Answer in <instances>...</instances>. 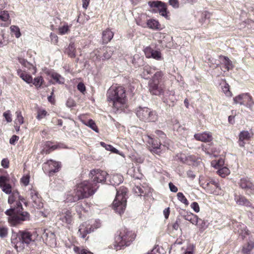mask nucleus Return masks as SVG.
I'll list each match as a JSON object with an SVG mask.
<instances>
[{
    "label": "nucleus",
    "instance_id": "nucleus-1",
    "mask_svg": "<svg viewBox=\"0 0 254 254\" xmlns=\"http://www.w3.org/2000/svg\"><path fill=\"white\" fill-rule=\"evenodd\" d=\"M10 194L8 202L13 205L5 213L8 216L7 220L10 226H16L22 224L23 221L29 220L30 214L27 212L23 211L20 200L23 201L24 199L20 195L19 192L13 190Z\"/></svg>",
    "mask_w": 254,
    "mask_h": 254
},
{
    "label": "nucleus",
    "instance_id": "nucleus-2",
    "mask_svg": "<svg viewBox=\"0 0 254 254\" xmlns=\"http://www.w3.org/2000/svg\"><path fill=\"white\" fill-rule=\"evenodd\" d=\"M107 101L115 113L121 112L127 107L126 90L123 86H112L107 92Z\"/></svg>",
    "mask_w": 254,
    "mask_h": 254
},
{
    "label": "nucleus",
    "instance_id": "nucleus-3",
    "mask_svg": "<svg viewBox=\"0 0 254 254\" xmlns=\"http://www.w3.org/2000/svg\"><path fill=\"white\" fill-rule=\"evenodd\" d=\"M38 235L36 231L20 230L11 235V243L17 252L23 251L26 246L34 242Z\"/></svg>",
    "mask_w": 254,
    "mask_h": 254
},
{
    "label": "nucleus",
    "instance_id": "nucleus-4",
    "mask_svg": "<svg viewBox=\"0 0 254 254\" xmlns=\"http://www.w3.org/2000/svg\"><path fill=\"white\" fill-rule=\"evenodd\" d=\"M99 185H94L90 181H85L77 185L73 193L67 195L66 199L70 202L88 198L96 192Z\"/></svg>",
    "mask_w": 254,
    "mask_h": 254
},
{
    "label": "nucleus",
    "instance_id": "nucleus-5",
    "mask_svg": "<svg viewBox=\"0 0 254 254\" xmlns=\"http://www.w3.org/2000/svg\"><path fill=\"white\" fill-rule=\"evenodd\" d=\"M136 237L134 231L126 227H122L119 229L114 238L113 243L114 249L118 250L124 249L131 245Z\"/></svg>",
    "mask_w": 254,
    "mask_h": 254
},
{
    "label": "nucleus",
    "instance_id": "nucleus-6",
    "mask_svg": "<svg viewBox=\"0 0 254 254\" xmlns=\"http://www.w3.org/2000/svg\"><path fill=\"white\" fill-rule=\"evenodd\" d=\"M127 189L124 186L120 187L117 190L116 197L113 202V208L120 215L124 213L127 206Z\"/></svg>",
    "mask_w": 254,
    "mask_h": 254
},
{
    "label": "nucleus",
    "instance_id": "nucleus-7",
    "mask_svg": "<svg viewBox=\"0 0 254 254\" xmlns=\"http://www.w3.org/2000/svg\"><path fill=\"white\" fill-rule=\"evenodd\" d=\"M163 76V72L159 70L150 79L148 83L149 90L152 95H160L164 93V86L161 84Z\"/></svg>",
    "mask_w": 254,
    "mask_h": 254
},
{
    "label": "nucleus",
    "instance_id": "nucleus-8",
    "mask_svg": "<svg viewBox=\"0 0 254 254\" xmlns=\"http://www.w3.org/2000/svg\"><path fill=\"white\" fill-rule=\"evenodd\" d=\"M136 115L140 121L145 122H155L158 119L157 112L147 107H138Z\"/></svg>",
    "mask_w": 254,
    "mask_h": 254
},
{
    "label": "nucleus",
    "instance_id": "nucleus-9",
    "mask_svg": "<svg viewBox=\"0 0 254 254\" xmlns=\"http://www.w3.org/2000/svg\"><path fill=\"white\" fill-rule=\"evenodd\" d=\"M149 6L152 8L153 13L159 12V14L166 19H170V12L168 10L167 4L161 1H149L148 2Z\"/></svg>",
    "mask_w": 254,
    "mask_h": 254
},
{
    "label": "nucleus",
    "instance_id": "nucleus-10",
    "mask_svg": "<svg viewBox=\"0 0 254 254\" xmlns=\"http://www.w3.org/2000/svg\"><path fill=\"white\" fill-rule=\"evenodd\" d=\"M61 167V162L52 159L48 160L43 165L44 171L49 176H53L55 173L59 172Z\"/></svg>",
    "mask_w": 254,
    "mask_h": 254
},
{
    "label": "nucleus",
    "instance_id": "nucleus-11",
    "mask_svg": "<svg viewBox=\"0 0 254 254\" xmlns=\"http://www.w3.org/2000/svg\"><path fill=\"white\" fill-rule=\"evenodd\" d=\"M233 100L235 104L245 106L251 110H252L254 105L253 97L248 93L239 95L234 97Z\"/></svg>",
    "mask_w": 254,
    "mask_h": 254
},
{
    "label": "nucleus",
    "instance_id": "nucleus-12",
    "mask_svg": "<svg viewBox=\"0 0 254 254\" xmlns=\"http://www.w3.org/2000/svg\"><path fill=\"white\" fill-rule=\"evenodd\" d=\"M90 175L91 177L90 181L94 185H97L99 183L105 182L107 177H109V174L105 171L100 169H93L90 172Z\"/></svg>",
    "mask_w": 254,
    "mask_h": 254
},
{
    "label": "nucleus",
    "instance_id": "nucleus-13",
    "mask_svg": "<svg viewBox=\"0 0 254 254\" xmlns=\"http://www.w3.org/2000/svg\"><path fill=\"white\" fill-rule=\"evenodd\" d=\"M201 186L207 193L214 195H218L220 193L221 188L219 183L213 179L202 183Z\"/></svg>",
    "mask_w": 254,
    "mask_h": 254
},
{
    "label": "nucleus",
    "instance_id": "nucleus-14",
    "mask_svg": "<svg viewBox=\"0 0 254 254\" xmlns=\"http://www.w3.org/2000/svg\"><path fill=\"white\" fill-rule=\"evenodd\" d=\"M147 137V142L152 147L151 151L157 155H161V139L156 134L155 135H148Z\"/></svg>",
    "mask_w": 254,
    "mask_h": 254
},
{
    "label": "nucleus",
    "instance_id": "nucleus-15",
    "mask_svg": "<svg viewBox=\"0 0 254 254\" xmlns=\"http://www.w3.org/2000/svg\"><path fill=\"white\" fill-rule=\"evenodd\" d=\"M238 185L240 188L245 190L247 195L254 194V184L248 178H243L240 180Z\"/></svg>",
    "mask_w": 254,
    "mask_h": 254
},
{
    "label": "nucleus",
    "instance_id": "nucleus-16",
    "mask_svg": "<svg viewBox=\"0 0 254 254\" xmlns=\"http://www.w3.org/2000/svg\"><path fill=\"white\" fill-rule=\"evenodd\" d=\"M143 52L146 58H152L157 61L163 59L161 52L159 50H154L150 46H147L143 49Z\"/></svg>",
    "mask_w": 254,
    "mask_h": 254
},
{
    "label": "nucleus",
    "instance_id": "nucleus-17",
    "mask_svg": "<svg viewBox=\"0 0 254 254\" xmlns=\"http://www.w3.org/2000/svg\"><path fill=\"white\" fill-rule=\"evenodd\" d=\"M155 134L158 136L162 140L160 149L161 154H162L166 150L169 149L171 144V140L167 137L166 134L162 130H156L155 131Z\"/></svg>",
    "mask_w": 254,
    "mask_h": 254
},
{
    "label": "nucleus",
    "instance_id": "nucleus-18",
    "mask_svg": "<svg viewBox=\"0 0 254 254\" xmlns=\"http://www.w3.org/2000/svg\"><path fill=\"white\" fill-rule=\"evenodd\" d=\"M42 238L47 245L51 247L56 245V238L54 233L49 230H45Z\"/></svg>",
    "mask_w": 254,
    "mask_h": 254
},
{
    "label": "nucleus",
    "instance_id": "nucleus-19",
    "mask_svg": "<svg viewBox=\"0 0 254 254\" xmlns=\"http://www.w3.org/2000/svg\"><path fill=\"white\" fill-rule=\"evenodd\" d=\"M59 219L62 221L63 225H71L73 222L72 211L70 209H64L59 214Z\"/></svg>",
    "mask_w": 254,
    "mask_h": 254
},
{
    "label": "nucleus",
    "instance_id": "nucleus-20",
    "mask_svg": "<svg viewBox=\"0 0 254 254\" xmlns=\"http://www.w3.org/2000/svg\"><path fill=\"white\" fill-rule=\"evenodd\" d=\"M9 177L8 175L0 176V188L6 194H9L12 191L11 185L9 184Z\"/></svg>",
    "mask_w": 254,
    "mask_h": 254
},
{
    "label": "nucleus",
    "instance_id": "nucleus-21",
    "mask_svg": "<svg viewBox=\"0 0 254 254\" xmlns=\"http://www.w3.org/2000/svg\"><path fill=\"white\" fill-rule=\"evenodd\" d=\"M30 194L33 203V206L37 209L43 207V204L42 202V198L37 190L34 189H31L30 190Z\"/></svg>",
    "mask_w": 254,
    "mask_h": 254
},
{
    "label": "nucleus",
    "instance_id": "nucleus-22",
    "mask_svg": "<svg viewBox=\"0 0 254 254\" xmlns=\"http://www.w3.org/2000/svg\"><path fill=\"white\" fill-rule=\"evenodd\" d=\"M132 191L137 196H145L151 192V188L147 186L135 185Z\"/></svg>",
    "mask_w": 254,
    "mask_h": 254
},
{
    "label": "nucleus",
    "instance_id": "nucleus-23",
    "mask_svg": "<svg viewBox=\"0 0 254 254\" xmlns=\"http://www.w3.org/2000/svg\"><path fill=\"white\" fill-rule=\"evenodd\" d=\"M92 231H93V228L92 226L85 222L79 226L78 233L79 237L84 239L85 238L87 234Z\"/></svg>",
    "mask_w": 254,
    "mask_h": 254
},
{
    "label": "nucleus",
    "instance_id": "nucleus-24",
    "mask_svg": "<svg viewBox=\"0 0 254 254\" xmlns=\"http://www.w3.org/2000/svg\"><path fill=\"white\" fill-rule=\"evenodd\" d=\"M194 137L197 140L204 142H210L213 139L211 133L207 131H204L202 133H195L194 135Z\"/></svg>",
    "mask_w": 254,
    "mask_h": 254
},
{
    "label": "nucleus",
    "instance_id": "nucleus-25",
    "mask_svg": "<svg viewBox=\"0 0 254 254\" xmlns=\"http://www.w3.org/2000/svg\"><path fill=\"white\" fill-rule=\"evenodd\" d=\"M11 23V19L7 11H1L0 12V26L7 27Z\"/></svg>",
    "mask_w": 254,
    "mask_h": 254
},
{
    "label": "nucleus",
    "instance_id": "nucleus-26",
    "mask_svg": "<svg viewBox=\"0 0 254 254\" xmlns=\"http://www.w3.org/2000/svg\"><path fill=\"white\" fill-rule=\"evenodd\" d=\"M64 53L70 58L73 59L76 57V49L74 42H71L64 48Z\"/></svg>",
    "mask_w": 254,
    "mask_h": 254
},
{
    "label": "nucleus",
    "instance_id": "nucleus-27",
    "mask_svg": "<svg viewBox=\"0 0 254 254\" xmlns=\"http://www.w3.org/2000/svg\"><path fill=\"white\" fill-rule=\"evenodd\" d=\"M235 200L236 203L240 205H244L249 207H252L253 205L251 201L244 195H235Z\"/></svg>",
    "mask_w": 254,
    "mask_h": 254
},
{
    "label": "nucleus",
    "instance_id": "nucleus-28",
    "mask_svg": "<svg viewBox=\"0 0 254 254\" xmlns=\"http://www.w3.org/2000/svg\"><path fill=\"white\" fill-rule=\"evenodd\" d=\"M71 26V24L68 25L66 22H61L57 29V32L61 35L67 34L70 31Z\"/></svg>",
    "mask_w": 254,
    "mask_h": 254
},
{
    "label": "nucleus",
    "instance_id": "nucleus-29",
    "mask_svg": "<svg viewBox=\"0 0 254 254\" xmlns=\"http://www.w3.org/2000/svg\"><path fill=\"white\" fill-rule=\"evenodd\" d=\"M114 33L110 28H107L102 32V40L103 44H107L113 39Z\"/></svg>",
    "mask_w": 254,
    "mask_h": 254
},
{
    "label": "nucleus",
    "instance_id": "nucleus-30",
    "mask_svg": "<svg viewBox=\"0 0 254 254\" xmlns=\"http://www.w3.org/2000/svg\"><path fill=\"white\" fill-rule=\"evenodd\" d=\"M239 137V145L244 147L245 145L244 141L250 140L252 135L248 131L243 130L240 132Z\"/></svg>",
    "mask_w": 254,
    "mask_h": 254
},
{
    "label": "nucleus",
    "instance_id": "nucleus-31",
    "mask_svg": "<svg viewBox=\"0 0 254 254\" xmlns=\"http://www.w3.org/2000/svg\"><path fill=\"white\" fill-rule=\"evenodd\" d=\"M146 25L149 28L153 30H160L163 29L159 22L154 19L147 20Z\"/></svg>",
    "mask_w": 254,
    "mask_h": 254
},
{
    "label": "nucleus",
    "instance_id": "nucleus-32",
    "mask_svg": "<svg viewBox=\"0 0 254 254\" xmlns=\"http://www.w3.org/2000/svg\"><path fill=\"white\" fill-rule=\"evenodd\" d=\"M17 75L24 81L27 83H31L33 81V78L31 75L28 74L25 71L21 69L17 70Z\"/></svg>",
    "mask_w": 254,
    "mask_h": 254
},
{
    "label": "nucleus",
    "instance_id": "nucleus-33",
    "mask_svg": "<svg viewBox=\"0 0 254 254\" xmlns=\"http://www.w3.org/2000/svg\"><path fill=\"white\" fill-rule=\"evenodd\" d=\"M90 57L94 62H100L103 61V55L101 48L94 50L90 54Z\"/></svg>",
    "mask_w": 254,
    "mask_h": 254
},
{
    "label": "nucleus",
    "instance_id": "nucleus-34",
    "mask_svg": "<svg viewBox=\"0 0 254 254\" xmlns=\"http://www.w3.org/2000/svg\"><path fill=\"white\" fill-rule=\"evenodd\" d=\"M219 59L223 61V64L224 65L225 69L226 71H229L234 67L232 62L226 56L223 55L219 56Z\"/></svg>",
    "mask_w": 254,
    "mask_h": 254
},
{
    "label": "nucleus",
    "instance_id": "nucleus-35",
    "mask_svg": "<svg viewBox=\"0 0 254 254\" xmlns=\"http://www.w3.org/2000/svg\"><path fill=\"white\" fill-rule=\"evenodd\" d=\"M110 182L113 186L119 185L123 181V177L120 174H114L110 176Z\"/></svg>",
    "mask_w": 254,
    "mask_h": 254
},
{
    "label": "nucleus",
    "instance_id": "nucleus-36",
    "mask_svg": "<svg viewBox=\"0 0 254 254\" xmlns=\"http://www.w3.org/2000/svg\"><path fill=\"white\" fill-rule=\"evenodd\" d=\"M103 55V61L109 59L113 55V51L111 47H104L101 48Z\"/></svg>",
    "mask_w": 254,
    "mask_h": 254
},
{
    "label": "nucleus",
    "instance_id": "nucleus-37",
    "mask_svg": "<svg viewBox=\"0 0 254 254\" xmlns=\"http://www.w3.org/2000/svg\"><path fill=\"white\" fill-rule=\"evenodd\" d=\"M81 122L84 124L85 125L90 127L93 130L96 131V132H99V129L97 126L96 125V123L92 119H89L88 121H86L82 118H80Z\"/></svg>",
    "mask_w": 254,
    "mask_h": 254
},
{
    "label": "nucleus",
    "instance_id": "nucleus-38",
    "mask_svg": "<svg viewBox=\"0 0 254 254\" xmlns=\"http://www.w3.org/2000/svg\"><path fill=\"white\" fill-rule=\"evenodd\" d=\"M184 218L185 220L190 221L191 224L193 225H196L199 221V217L195 214H193L192 213H188L184 216Z\"/></svg>",
    "mask_w": 254,
    "mask_h": 254
},
{
    "label": "nucleus",
    "instance_id": "nucleus-39",
    "mask_svg": "<svg viewBox=\"0 0 254 254\" xmlns=\"http://www.w3.org/2000/svg\"><path fill=\"white\" fill-rule=\"evenodd\" d=\"M132 63L137 67L142 66L144 61L143 57H140L138 55H135L133 56Z\"/></svg>",
    "mask_w": 254,
    "mask_h": 254
},
{
    "label": "nucleus",
    "instance_id": "nucleus-40",
    "mask_svg": "<svg viewBox=\"0 0 254 254\" xmlns=\"http://www.w3.org/2000/svg\"><path fill=\"white\" fill-rule=\"evenodd\" d=\"M199 221H198V223L196 225L197 226L199 232L200 233H202L206 230L208 226V223H207V221H205L204 220H202L200 218H198Z\"/></svg>",
    "mask_w": 254,
    "mask_h": 254
},
{
    "label": "nucleus",
    "instance_id": "nucleus-41",
    "mask_svg": "<svg viewBox=\"0 0 254 254\" xmlns=\"http://www.w3.org/2000/svg\"><path fill=\"white\" fill-rule=\"evenodd\" d=\"M254 248V241H250L246 245L243 246L242 252L244 254H249Z\"/></svg>",
    "mask_w": 254,
    "mask_h": 254
},
{
    "label": "nucleus",
    "instance_id": "nucleus-42",
    "mask_svg": "<svg viewBox=\"0 0 254 254\" xmlns=\"http://www.w3.org/2000/svg\"><path fill=\"white\" fill-rule=\"evenodd\" d=\"M51 77L55 80V82L60 84H64V78L59 73L53 72L50 74Z\"/></svg>",
    "mask_w": 254,
    "mask_h": 254
},
{
    "label": "nucleus",
    "instance_id": "nucleus-43",
    "mask_svg": "<svg viewBox=\"0 0 254 254\" xmlns=\"http://www.w3.org/2000/svg\"><path fill=\"white\" fill-rule=\"evenodd\" d=\"M240 229L238 230L239 235L242 236L243 239L245 238L246 236L250 235V232L246 226L244 224H240Z\"/></svg>",
    "mask_w": 254,
    "mask_h": 254
},
{
    "label": "nucleus",
    "instance_id": "nucleus-44",
    "mask_svg": "<svg viewBox=\"0 0 254 254\" xmlns=\"http://www.w3.org/2000/svg\"><path fill=\"white\" fill-rule=\"evenodd\" d=\"M177 156L179 161L185 164H189L190 161H191L192 158L191 156H187L184 153L178 154Z\"/></svg>",
    "mask_w": 254,
    "mask_h": 254
},
{
    "label": "nucleus",
    "instance_id": "nucleus-45",
    "mask_svg": "<svg viewBox=\"0 0 254 254\" xmlns=\"http://www.w3.org/2000/svg\"><path fill=\"white\" fill-rule=\"evenodd\" d=\"M44 80L42 76H37L33 79V82L32 83L35 86V87L38 89L44 83Z\"/></svg>",
    "mask_w": 254,
    "mask_h": 254
},
{
    "label": "nucleus",
    "instance_id": "nucleus-46",
    "mask_svg": "<svg viewBox=\"0 0 254 254\" xmlns=\"http://www.w3.org/2000/svg\"><path fill=\"white\" fill-rule=\"evenodd\" d=\"M156 68L155 67H151L148 65H145L143 67L142 74L145 76L148 74H150L153 73V71L156 70Z\"/></svg>",
    "mask_w": 254,
    "mask_h": 254
},
{
    "label": "nucleus",
    "instance_id": "nucleus-47",
    "mask_svg": "<svg viewBox=\"0 0 254 254\" xmlns=\"http://www.w3.org/2000/svg\"><path fill=\"white\" fill-rule=\"evenodd\" d=\"M217 173L221 177L225 178L230 174V170L227 167H224L219 169Z\"/></svg>",
    "mask_w": 254,
    "mask_h": 254
},
{
    "label": "nucleus",
    "instance_id": "nucleus-48",
    "mask_svg": "<svg viewBox=\"0 0 254 254\" xmlns=\"http://www.w3.org/2000/svg\"><path fill=\"white\" fill-rule=\"evenodd\" d=\"M44 146L46 147L49 148L53 151H54L60 148V146L59 144H54L53 142H52L51 141H47L45 142Z\"/></svg>",
    "mask_w": 254,
    "mask_h": 254
},
{
    "label": "nucleus",
    "instance_id": "nucleus-49",
    "mask_svg": "<svg viewBox=\"0 0 254 254\" xmlns=\"http://www.w3.org/2000/svg\"><path fill=\"white\" fill-rule=\"evenodd\" d=\"M10 31L11 34L14 35L16 38H18L21 36V33L20 31V29L17 26L12 25L10 26Z\"/></svg>",
    "mask_w": 254,
    "mask_h": 254
},
{
    "label": "nucleus",
    "instance_id": "nucleus-50",
    "mask_svg": "<svg viewBox=\"0 0 254 254\" xmlns=\"http://www.w3.org/2000/svg\"><path fill=\"white\" fill-rule=\"evenodd\" d=\"M16 115V119L14 121V124H18L21 125L24 123V118L23 117L21 112L20 111H16L15 113Z\"/></svg>",
    "mask_w": 254,
    "mask_h": 254
},
{
    "label": "nucleus",
    "instance_id": "nucleus-51",
    "mask_svg": "<svg viewBox=\"0 0 254 254\" xmlns=\"http://www.w3.org/2000/svg\"><path fill=\"white\" fill-rule=\"evenodd\" d=\"M211 14L208 11H204L201 13V18L199 19V22L203 23L205 22L206 19H209L210 17Z\"/></svg>",
    "mask_w": 254,
    "mask_h": 254
},
{
    "label": "nucleus",
    "instance_id": "nucleus-52",
    "mask_svg": "<svg viewBox=\"0 0 254 254\" xmlns=\"http://www.w3.org/2000/svg\"><path fill=\"white\" fill-rule=\"evenodd\" d=\"M178 199L182 203L188 206L189 204V201L182 192H179L177 193Z\"/></svg>",
    "mask_w": 254,
    "mask_h": 254
},
{
    "label": "nucleus",
    "instance_id": "nucleus-53",
    "mask_svg": "<svg viewBox=\"0 0 254 254\" xmlns=\"http://www.w3.org/2000/svg\"><path fill=\"white\" fill-rule=\"evenodd\" d=\"M8 233V228L0 223V237L4 238L6 237Z\"/></svg>",
    "mask_w": 254,
    "mask_h": 254
},
{
    "label": "nucleus",
    "instance_id": "nucleus-54",
    "mask_svg": "<svg viewBox=\"0 0 254 254\" xmlns=\"http://www.w3.org/2000/svg\"><path fill=\"white\" fill-rule=\"evenodd\" d=\"M17 60L19 63H20L24 67L30 68L31 66H33L32 64H30L29 62H27L26 60L22 57H18Z\"/></svg>",
    "mask_w": 254,
    "mask_h": 254
},
{
    "label": "nucleus",
    "instance_id": "nucleus-55",
    "mask_svg": "<svg viewBox=\"0 0 254 254\" xmlns=\"http://www.w3.org/2000/svg\"><path fill=\"white\" fill-rule=\"evenodd\" d=\"M47 112L45 110H39L38 111L37 115L36 116L37 119L41 120L47 115Z\"/></svg>",
    "mask_w": 254,
    "mask_h": 254
},
{
    "label": "nucleus",
    "instance_id": "nucleus-56",
    "mask_svg": "<svg viewBox=\"0 0 254 254\" xmlns=\"http://www.w3.org/2000/svg\"><path fill=\"white\" fill-rule=\"evenodd\" d=\"M30 174L29 173L23 176L20 179V182L25 186H27L29 183Z\"/></svg>",
    "mask_w": 254,
    "mask_h": 254
},
{
    "label": "nucleus",
    "instance_id": "nucleus-57",
    "mask_svg": "<svg viewBox=\"0 0 254 254\" xmlns=\"http://www.w3.org/2000/svg\"><path fill=\"white\" fill-rule=\"evenodd\" d=\"M223 92L227 96H231L232 93L230 91L229 85L228 83H225L224 85L222 86Z\"/></svg>",
    "mask_w": 254,
    "mask_h": 254
},
{
    "label": "nucleus",
    "instance_id": "nucleus-58",
    "mask_svg": "<svg viewBox=\"0 0 254 254\" xmlns=\"http://www.w3.org/2000/svg\"><path fill=\"white\" fill-rule=\"evenodd\" d=\"M173 128L174 130H175L177 132H179L181 129H183V128L180 124L179 121L177 119L174 120V124L173 125Z\"/></svg>",
    "mask_w": 254,
    "mask_h": 254
},
{
    "label": "nucleus",
    "instance_id": "nucleus-59",
    "mask_svg": "<svg viewBox=\"0 0 254 254\" xmlns=\"http://www.w3.org/2000/svg\"><path fill=\"white\" fill-rule=\"evenodd\" d=\"M3 116L5 118L7 122L10 123L12 122L11 114L9 110H7L4 112Z\"/></svg>",
    "mask_w": 254,
    "mask_h": 254
},
{
    "label": "nucleus",
    "instance_id": "nucleus-60",
    "mask_svg": "<svg viewBox=\"0 0 254 254\" xmlns=\"http://www.w3.org/2000/svg\"><path fill=\"white\" fill-rule=\"evenodd\" d=\"M66 105L69 108H72L76 106V103L72 98H70L66 101Z\"/></svg>",
    "mask_w": 254,
    "mask_h": 254
},
{
    "label": "nucleus",
    "instance_id": "nucleus-61",
    "mask_svg": "<svg viewBox=\"0 0 254 254\" xmlns=\"http://www.w3.org/2000/svg\"><path fill=\"white\" fill-rule=\"evenodd\" d=\"M77 88L79 91L82 93L84 94V92L86 91V87L83 82H79L77 85Z\"/></svg>",
    "mask_w": 254,
    "mask_h": 254
},
{
    "label": "nucleus",
    "instance_id": "nucleus-62",
    "mask_svg": "<svg viewBox=\"0 0 254 254\" xmlns=\"http://www.w3.org/2000/svg\"><path fill=\"white\" fill-rule=\"evenodd\" d=\"M169 3L174 8H178L179 7L180 3L178 0H169Z\"/></svg>",
    "mask_w": 254,
    "mask_h": 254
},
{
    "label": "nucleus",
    "instance_id": "nucleus-63",
    "mask_svg": "<svg viewBox=\"0 0 254 254\" xmlns=\"http://www.w3.org/2000/svg\"><path fill=\"white\" fill-rule=\"evenodd\" d=\"M190 207L195 212L197 213L199 211V206L197 202H193L190 204Z\"/></svg>",
    "mask_w": 254,
    "mask_h": 254
},
{
    "label": "nucleus",
    "instance_id": "nucleus-64",
    "mask_svg": "<svg viewBox=\"0 0 254 254\" xmlns=\"http://www.w3.org/2000/svg\"><path fill=\"white\" fill-rule=\"evenodd\" d=\"M1 165L4 168H8L9 166V161L7 158H4L1 162Z\"/></svg>",
    "mask_w": 254,
    "mask_h": 254
}]
</instances>
